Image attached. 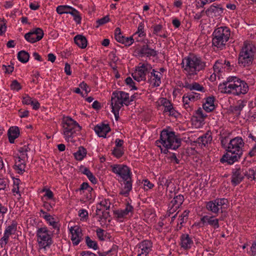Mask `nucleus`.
<instances>
[{"label": "nucleus", "mask_w": 256, "mask_h": 256, "mask_svg": "<svg viewBox=\"0 0 256 256\" xmlns=\"http://www.w3.org/2000/svg\"><path fill=\"white\" fill-rule=\"evenodd\" d=\"M218 90L222 93L234 96L244 94L248 90V84L236 76H230L218 86Z\"/></svg>", "instance_id": "f257e3e1"}, {"label": "nucleus", "mask_w": 256, "mask_h": 256, "mask_svg": "<svg viewBox=\"0 0 256 256\" xmlns=\"http://www.w3.org/2000/svg\"><path fill=\"white\" fill-rule=\"evenodd\" d=\"M181 65L184 72L189 78L197 75L200 71H204L208 66L206 62L194 54H190L184 58Z\"/></svg>", "instance_id": "f03ea898"}, {"label": "nucleus", "mask_w": 256, "mask_h": 256, "mask_svg": "<svg viewBox=\"0 0 256 256\" xmlns=\"http://www.w3.org/2000/svg\"><path fill=\"white\" fill-rule=\"evenodd\" d=\"M244 142L241 137H236L232 139L228 142L226 149V153L220 158V162H228L230 164L240 159L242 154V148L244 146Z\"/></svg>", "instance_id": "7ed1b4c3"}, {"label": "nucleus", "mask_w": 256, "mask_h": 256, "mask_svg": "<svg viewBox=\"0 0 256 256\" xmlns=\"http://www.w3.org/2000/svg\"><path fill=\"white\" fill-rule=\"evenodd\" d=\"M132 100H130L129 94L123 91L116 90L112 94L111 97L112 112L114 113L116 120L119 118V112L124 104L128 106Z\"/></svg>", "instance_id": "20e7f679"}, {"label": "nucleus", "mask_w": 256, "mask_h": 256, "mask_svg": "<svg viewBox=\"0 0 256 256\" xmlns=\"http://www.w3.org/2000/svg\"><path fill=\"white\" fill-rule=\"evenodd\" d=\"M256 52L254 46L252 43L245 42L238 56V62L240 66L246 67L251 65Z\"/></svg>", "instance_id": "39448f33"}, {"label": "nucleus", "mask_w": 256, "mask_h": 256, "mask_svg": "<svg viewBox=\"0 0 256 256\" xmlns=\"http://www.w3.org/2000/svg\"><path fill=\"white\" fill-rule=\"evenodd\" d=\"M160 142L165 148L176 150L181 145V139L178 138L174 132L163 130L160 134L159 140L156 144Z\"/></svg>", "instance_id": "423d86ee"}, {"label": "nucleus", "mask_w": 256, "mask_h": 256, "mask_svg": "<svg viewBox=\"0 0 256 256\" xmlns=\"http://www.w3.org/2000/svg\"><path fill=\"white\" fill-rule=\"evenodd\" d=\"M230 35V31L228 27L221 26L216 28L212 33V46L222 50L229 40Z\"/></svg>", "instance_id": "0eeeda50"}, {"label": "nucleus", "mask_w": 256, "mask_h": 256, "mask_svg": "<svg viewBox=\"0 0 256 256\" xmlns=\"http://www.w3.org/2000/svg\"><path fill=\"white\" fill-rule=\"evenodd\" d=\"M82 127L78 124L69 116L62 119V132L66 140H69L75 134L80 132Z\"/></svg>", "instance_id": "6e6552de"}, {"label": "nucleus", "mask_w": 256, "mask_h": 256, "mask_svg": "<svg viewBox=\"0 0 256 256\" xmlns=\"http://www.w3.org/2000/svg\"><path fill=\"white\" fill-rule=\"evenodd\" d=\"M37 242L40 249L50 248L53 241L50 231L46 227L38 228L36 231Z\"/></svg>", "instance_id": "1a4fd4ad"}, {"label": "nucleus", "mask_w": 256, "mask_h": 256, "mask_svg": "<svg viewBox=\"0 0 256 256\" xmlns=\"http://www.w3.org/2000/svg\"><path fill=\"white\" fill-rule=\"evenodd\" d=\"M228 200L226 198H218L206 202V208L214 214H217L221 210L222 212L224 209L226 208Z\"/></svg>", "instance_id": "9d476101"}, {"label": "nucleus", "mask_w": 256, "mask_h": 256, "mask_svg": "<svg viewBox=\"0 0 256 256\" xmlns=\"http://www.w3.org/2000/svg\"><path fill=\"white\" fill-rule=\"evenodd\" d=\"M152 70V66L148 63L142 64L138 67L136 70L132 74L134 79L138 82L146 80V74L148 75Z\"/></svg>", "instance_id": "9b49d317"}, {"label": "nucleus", "mask_w": 256, "mask_h": 256, "mask_svg": "<svg viewBox=\"0 0 256 256\" xmlns=\"http://www.w3.org/2000/svg\"><path fill=\"white\" fill-rule=\"evenodd\" d=\"M112 172L118 174L122 180H127L130 178L132 173L130 168L124 164H114L111 166Z\"/></svg>", "instance_id": "f8f14e48"}, {"label": "nucleus", "mask_w": 256, "mask_h": 256, "mask_svg": "<svg viewBox=\"0 0 256 256\" xmlns=\"http://www.w3.org/2000/svg\"><path fill=\"white\" fill-rule=\"evenodd\" d=\"M134 208L129 202H126V208L124 210L120 209L114 212V216L122 222V220L127 218L130 214L132 216L134 214Z\"/></svg>", "instance_id": "ddd939ff"}, {"label": "nucleus", "mask_w": 256, "mask_h": 256, "mask_svg": "<svg viewBox=\"0 0 256 256\" xmlns=\"http://www.w3.org/2000/svg\"><path fill=\"white\" fill-rule=\"evenodd\" d=\"M44 32L40 28H36L25 34L24 38L28 42L34 43L40 40L44 36Z\"/></svg>", "instance_id": "4468645a"}, {"label": "nucleus", "mask_w": 256, "mask_h": 256, "mask_svg": "<svg viewBox=\"0 0 256 256\" xmlns=\"http://www.w3.org/2000/svg\"><path fill=\"white\" fill-rule=\"evenodd\" d=\"M151 70L152 72H150L148 76V82L154 88L158 87L161 84V78L162 74L154 69L152 68Z\"/></svg>", "instance_id": "2eb2a0df"}, {"label": "nucleus", "mask_w": 256, "mask_h": 256, "mask_svg": "<svg viewBox=\"0 0 256 256\" xmlns=\"http://www.w3.org/2000/svg\"><path fill=\"white\" fill-rule=\"evenodd\" d=\"M135 52L138 56L140 57H154L158 54L156 50L150 48L146 44H144L140 48H137Z\"/></svg>", "instance_id": "dca6fc26"}, {"label": "nucleus", "mask_w": 256, "mask_h": 256, "mask_svg": "<svg viewBox=\"0 0 256 256\" xmlns=\"http://www.w3.org/2000/svg\"><path fill=\"white\" fill-rule=\"evenodd\" d=\"M244 172L240 168H236L232 170L231 182L234 186L240 184L244 178Z\"/></svg>", "instance_id": "f3484780"}, {"label": "nucleus", "mask_w": 256, "mask_h": 256, "mask_svg": "<svg viewBox=\"0 0 256 256\" xmlns=\"http://www.w3.org/2000/svg\"><path fill=\"white\" fill-rule=\"evenodd\" d=\"M70 232L72 234L71 240L74 246L78 245L82 240V230L78 226L71 227Z\"/></svg>", "instance_id": "a211bd4d"}, {"label": "nucleus", "mask_w": 256, "mask_h": 256, "mask_svg": "<svg viewBox=\"0 0 256 256\" xmlns=\"http://www.w3.org/2000/svg\"><path fill=\"white\" fill-rule=\"evenodd\" d=\"M223 12L224 8L221 5L215 4L211 5L205 12L207 16L212 18L220 16Z\"/></svg>", "instance_id": "6ab92c4d"}, {"label": "nucleus", "mask_w": 256, "mask_h": 256, "mask_svg": "<svg viewBox=\"0 0 256 256\" xmlns=\"http://www.w3.org/2000/svg\"><path fill=\"white\" fill-rule=\"evenodd\" d=\"M152 242L150 240H144L138 245V253L142 256H146L152 250Z\"/></svg>", "instance_id": "aec40b11"}, {"label": "nucleus", "mask_w": 256, "mask_h": 256, "mask_svg": "<svg viewBox=\"0 0 256 256\" xmlns=\"http://www.w3.org/2000/svg\"><path fill=\"white\" fill-rule=\"evenodd\" d=\"M17 230V223L16 222L13 221L12 224L8 226L5 231L3 237L1 238V245L2 247V242H4V244H6L9 239V237L10 235L14 234Z\"/></svg>", "instance_id": "412c9836"}, {"label": "nucleus", "mask_w": 256, "mask_h": 256, "mask_svg": "<svg viewBox=\"0 0 256 256\" xmlns=\"http://www.w3.org/2000/svg\"><path fill=\"white\" fill-rule=\"evenodd\" d=\"M200 222L204 226L210 225L214 229L219 228V220L215 218L214 216L208 215L204 216L200 218Z\"/></svg>", "instance_id": "4be33fe9"}, {"label": "nucleus", "mask_w": 256, "mask_h": 256, "mask_svg": "<svg viewBox=\"0 0 256 256\" xmlns=\"http://www.w3.org/2000/svg\"><path fill=\"white\" fill-rule=\"evenodd\" d=\"M94 130L100 137L106 138V134L110 131L108 124H100L96 126Z\"/></svg>", "instance_id": "5701e85b"}, {"label": "nucleus", "mask_w": 256, "mask_h": 256, "mask_svg": "<svg viewBox=\"0 0 256 256\" xmlns=\"http://www.w3.org/2000/svg\"><path fill=\"white\" fill-rule=\"evenodd\" d=\"M180 240L181 248L186 250L190 249L194 244L192 238L188 234H182Z\"/></svg>", "instance_id": "b1692460"}, {"label": "nucleus", "mask_w": 256, "mask_h": 256, "mask_svg": "<svg viewBox=\"0 0 256 256\" xmlns=\"http://www.w3.org/2000/svg\"><path fill=\"white\" fill-rule=\"evenodd\" d=\"M23 158L18 156L15 160V163L13 166L14 169L19 174H22L25 172L26 164Z\"/></svg>", "instance_id": "393cba45"}, {"label": "nucleus", "mask_w": 256, "mask_h": 256, "mask_svg": "<svg viewBox=\"0 0 256 256\" xmlns=\"http://www.w3.org/2000/svg\"><path fill=\"white\" fill-rule=\"evenodd\" d=\"M8 136L9 142L11 144L14 142V140L18 137L20 135V130L17 126L10 127L8 130Z\"/></svg>", "instance_id": "a878e982"}, {"label": "nucleus", "mask_w": 256, "mask_h": 256, "mask_svg": "<svg viewBox=\"0 0 256 256\" xmlns=\"http://www.w3.org/2000/svg\"><path fill=\"white\" fill-rule=\"evenodd\" d=\"M124 181V186L120 190V194L124 196H128L129 195L130 191L132 189V178Z\"/></svg>", "instance_id": "bb28decb"}, {"label": "nucleus", "mask_w": 256, "mask_h": 256, "mask_svg": "<svg viewBox=\"0 0 256 256\" xmlns=\"http://www.w3.org/2000/svg\"><path fill=\"white\" fill-rule=\"evenodd\" d=\"M75 44L81 48H84L87 46L88 41L86 38L82 35L78 34L74 38Z\"/></svg>", "instance_id": "cd10ccee"}, {"label": "nucleus", "mask_w": 256, "mask_h": 256, "mask_svg": "<svg viewBox=\"0 0 256 256\" xmlns=\"http://www.w3.org/2000/svg\"><path fill=\"white\" fill-rule=\"evenodd\" d=\"M212 140V136L210 134L206 133L198 138L196 142L199 144V146L201 145V146H206L208 144L210 143Z\"/></svg>", "instance_id": "c85d7f7f"}, {"label": "nucleus", "mask_w": 256, "mask_h": 256, "mask_svg": "<svg viewBox=\"0 0 256 256\" xmlns=\"http://www.w3.org/2000/svg\"><path fill=\"white\" fill-rule=\"evenodd\" d=\"M214 97L209 96L206 98V102L203 104V108L207 112H210L213 110L215 106L214 105Z\"/></svg>", "instance_id": "c756f323"}, {"label": "nucleus", "mask_w": 256, "mask_h": 256, "mask_svg": "<svg viewBox=\"0 0 256 256\" xmlns=\"http://www.w3.org/2000/svg\"><path fill=\"white\" fill-rule=\"evenodd\" d=\"M206 116V115H204L203 114L202 109L200 108H199L194 112V113L192 116V120L198 122H201L204 121Z\"/></svg>", "instance_id": "7c9ffc66"}, {"label": "nucleus", "mask_w": 256, "mask_h": 256, "mask_svg": "<svg viewBox=\"0 0 256 256\" xmlns=\"http://www.w3.org/2000/svg\"><path fill=\"white\" fill-rule=\"evenodd\" d=\"M184 201V197L182 194H178L174 196L170 202V206H174L175 208H179Z\"/></svg>", "instance_id": "2f4dec72"}, {"label": "nucleus", "mask_w": 256, "mask_h": 256, "mask_svg": "<svg viewBox=\"0 0 256 256\" xmlns=\"http://www.w3.org/2000/svg\"><path fill=\"white\" fill-rule=\"evenodd\" d=\"M43 217L54 228L57 229L58 230H59L60 224L58 222L54 220V218L52 216L46 214Z\"/></svg>", "instance_id": "473e14b6"}, {"label": "nucleus", "mask_w": 256, "mask_h": 256, "mask_svg": "<svg viewBox=\"0 0 256 256\" xmlns=\"http://www.w3.org/2000/svg\"><path fill=\"white\" fill-rule=\"evenodd\" d=\"M246 105V102L242 100L238 101L236 105L234 106L232 108V111L236 114L239 115L240 111L242 110L244 107Z\"/></svg>", "instance_id": "72a5a7b5"}, {"label": "nucleus", "mask_w": 256, "mask_h": 256, "mask_svg": "<svg viewBox=\"0 0 256 256\" xmlns=\"http://www.w3.org/2000/svg\"><path fill=\"white\" fill-rule=\"evenodd\" d=\"M82 172L86 175L89 180L92 184H96L97 182V180L96 177L93 175L92 173L90 170L87 168H81Z\"/></svg>", "instance_id": "f704fd0d"}, {"label": "nucleus", "mask_w": 256, "mask_h": 256, "mask_svg": "<svg viewBox=\"0 0 256 256\" xmlns=\"http://www.w3.org/2000/svg\"><path fill=\"white\" fill-rule=\"evenodd\" d=\"M30 58L29 54L24 50H21L18 54V58L22 63H26Z\"/></svg>", "instance_id": "c9c22d12"}, {"label": "nucleus", "mask_w": 256, "mask_h": 256, "mask_svg": "<svg viewBox=\"0 0 256 256\" xmlns=\"http://www.w3.org/2000/svg\"><path fill=\"white\" fill-rule=\"evenodd\" d=\"M244 172V176H246L248 179H250L251 180L256 179V166L249 168Z\"/></svg>", "instance_id": "e433bc0d"}, {"label": "nucleus", "mask_w": 256, "mask_h": 256, "mask_svg": "<svg viewBox=\"0 0 256 256\" xmlns=\"http://www.w3.org/2000/svg\"><path fill=\"white\" fill-rule=\"evenodd\" d=\"M86 154V150L83 146H80L77 152L74 154L75 158L78 160H82Z\"/></svg>", "instance_id": "4c0bfd02"}, {"label": "nucleus", "mask_w": 256, "mask_h": 256, "mask_svg": "<svg viewBox=\"0 0 256 256\" xmlns=\"http://www.w3.org/2000/svg\"><path fill=\"white\" fill-rule=\"evenodd\" d=\"M72 7L66 6H59L56 8V12L60 14H70Z\"/></svg>", "instance_id": "58836bf2"}, {"label": "nucleus", "mask_w": 256, "mask_h": 256, "mask_svg": "<svg viewBox=\"0 0 256 256\" xmlns=\"http://www.w3.org/2000/svg\"><path fill=\"white\" fill-rule=\"evenodd\" d=\"M118 246L116 245H113L112 248L108 251L99 252L98 254L100 256H110L116 254Z\"/></svg>", "instance_id": "ea45409f"}, {"label": "nucleus", "mask_w": 256, "mask_h": 256, "mask_svg": "<svg viewBox=\"0 0 256 256\" xmlns=\"http://www.w3.org/2000/svg\"><path fill=\"white\" fill-rule=\"evenodd\" d=\"M86 242L88 248H92L95 250L98 248L97 242L92 240L88 236L86 237Z\"/></svg>", "instance_id": "a19ab883"}, {"label": "nucleus", "mask_w": 256, "mask_h": 256, "mask_svg": "<svg viewBox=\"0 0 256 256\" xmlns=\"http://www.w3.org/2000/svg\"><path fill=\"white\" fill-rule=\"evenodd\" d=\"M70 14H72L74 16V20L78 24L80 23L82 18L80 15L79 12L76 9L72 8Z\"/></svg>", "instance_id": "79ce46f5"}, {"label": "nucleus", "mask_w": 256, "mask_h": 256, "mask_svg": "<svg viewBox=\"0 0 256 256\" xmlns=\"http://www.w3.org/2000/svg\"><path fill=\"white\" fill-rule=\"evenodd\" d=\"M112 154L117 158H120L124 154V148H114Z\"/></svg>", "instance_id": "37998d69"}, {"label": "nucleus", "mask_w": 256, "mask_h": 256, "mask_svg": "<svg viewBox=\"0 0 256 256\" xmlns=\"http://www.w3.org/2000/svg\"><path fill=\"white\" fill-rule=\"evenodd\" d=\"M192 90L200 91L202 92H204L205 91L204 88L203 86L196 82L192 84L190 90Z\"/></svg>", "instance_id": "c03bdc74"}, {"label": "nucleus", "mask_w": 256, "mask_h": 256, "mask_svg": "<svg viewBox=\"0 0 256 256\" xmlns=\"http://www.w3.org/2000/svg\"><path fill=\"white\" fill-rule=\"evenodd\" d=\"M223 68V62L222 60H218L214 65L213 68L214 72H220L222 68Z\"/></svg>", "instance_id": "a18cd8bd"}, {"label": "nucleus", "mask_w": 256, "mask_h": 256, "mask_svg": "<svg viewBox=\"0 0 256 256\" xmlns=\"http://www.w3.org/2000/svg\"><path fill=\"white\" fill-rule=\"evenodd\" d=\"M30 150L28 145H25L24 146L20 148L18 152L22 153L21 157L24 158L25 156H28L27 152Z\"/></svg>", "instance_id": "49530a36"}, {"label": "nucleus", "mask_w": 256, "mask_h": 256, "mask_svg": "<svg viewBox=\"0 0 256 256\" xmlns=\"http://www.w3.org/2000/svg\"><path fill=\"white\" fill-rule=\"evenodd\" d=\"M99 205L100 207H104L106 210H108L110 208V202L108 199H104L100 202Z\"/></svg>", "instance_id": "de8ad7c7"}, {"label": "nucleus", "mask_w": 256, "mask_h": 256, "mask_svg": "<svg viewBox=\"0 0 256 256\" xmlns=\"http://www.w3.org/2000/svg\"><path fill=\"white\" fill-rule=\"evenodd\" d=\"M126 83L129 86L132 90H137V88L135 86V83L130 77H128L125 80Z\"/></svg>", "instance_id": "09e8293b"}, {"label": "nucleus", "mask_w": 256, "mask_h": 256, "mask_svg": "<svg viewBox=\"0 0 256 256\" xmlns=\"http://www.w3.org/2000/svg\"><path fill=\"white\" fill-rule=\"evenodd\" d=\"M96 235L98 239L100 240H104L106 236L104 235V230L102 228H98L96 230Z\"/></svg>", "instance_id": "8fccbe9b"}, {"label": "nucleus", "mask_w": 256, "mask_h": 256, "mask_svg": "<svg viewBox=\"0 0 256 256\" xmlns=\"http://www.w3.org/2000/svg\"><path fill=\"white\" fill-rule=\"evenodd\" d=\"M186 96H188V98L190 100L193 102L195 100L200 98V94L198 93L192 92V93L187 94Z\"/></svg>", "instance_id": "3c124183"}, {"label": "nucleus", "mask_w": 256, "mask_h": 256, "mask_svg": "<svg viewBox=\"0 0 256 256\" xmlns=\"http://www.w3.org/2000/svg\"><path fill=\"white\" fill-rule=\"evenodd\" d=\"M110 21V18L108 16H106L102 18L98 19L96 20V23L98 24V27L99 26L103 25Z\"/></svg>", "instance_id": "603ef678"}, {"label": "nucleus", "mask_w": 256, "mask_h": 256, "mask_svg": "<svg viewBox=\"0 0 256 256\" xmlns=\"http://www.w3.org/2000/svg\"><path fill=\"white\" fill-rule=\"evenodd\" d=\"M134 40L132 36L130 37H124V42L122 44H124L126 46H130L133 44Z\"/></svg>", "instance_id": "864d4df0"}, {"label": "nucleus", "mask_w": 256, "mask_h": 256, "mask_svg": "<svg viewBox=\"0 0 256 256\" xmlns=\"http://www.w3.org/2000/svg\"><path fill=\"white\" fill-rule=\"evenodd\" d=\"M10 87L12 90H19L22 88L20 84L16 80H14L12 82Z\"/></svg>", "instance_id": "5fc2aeb1"}, {"label": "nucleus", "mask_w": 256, "mask_h": 256, "mask_svg": "<svg viewBox=\"0 0 256 256\" xmlns=\"http://www.w3.org/2000/svg\"><path fill=\"white\" fill-rule=\"evenodd\" d=\"M2 70H4V72L6 74H11L14 70V66H12L10 65H8V66L2 65Z\"/></svg>", "instance_id": "6e6d98bb"}, {"label": "nucleus", "mask_w": 256, "mask_h": 256, "mask_svg": "<svg viewBox=\"0 0 256 256\" xmlns=\"http://www.w3.org/2000/svg\"><path fill=\"white\" fill-rule=\"evenodd\" d=\"M42 192H46V194L44 196H46L48 199L52 200V199L54 198V194H53L51 190H50V189L44 188L42 190Z\"/></svg>", "instance_id": "4d7b16f0"}, {"label": "nucleus", "mask_w": 256, "mask_h": 256, "mask_svg": "<svg viewBox=\"0 0 256 256\" xmlns=\"http://www.w3.org/2000/svg\"><path fill=\"white\" fill-rule=\"evenodd\" d=\"M6 22L4 20L0 19V35H2L6 30Z\"/></svg>", "instance_id": "13d9d810"}, {"label": "nucleus", "mask_w": 256, "mask_h": 256, "mask_svg": "<svg viewBox=\"0 0 256 256\" xmlns=\"http://www.w3.org/2000/svg\"><path fill=\"white\" fill-rule=\"evenodd\" d=\"M144 188L148 190L152 188L154 185L151 183L148 180H144Z\"/></svg>", "instance_id": "bf43d9fd"}, {"label": "nucleus", "mask_w": 256, "mask_h": 256, "mask_svg": "<svg viewBox=\"0 0 256 256\" xmlns=\"http://www.w3.org/2000/svg\"><path fill=\"white\" fill-rule=\"evenodd\" d=\"M32 98L28 95H26L23 98L22 104H30L32 102Z\"/></svg>", "instance_id": "052dcab7"}, {"label": "nucleus", "mask_w": 256, "mask_h": 256, "mask_svg": "<svg viewBox=\"0 0 256 256\" xmlns=\"http://www.w3.org/2000/svg\"><path fill=\"white\" fill-rule=\"evenodd\" d=\"M88 190V191H90L92 190V188H90L88 183L87 182H83L80 186V190Z\"/></svg>", "instance_id": "680f3d73"}, {"label": "nucleus", "mask_w": 256, "mask_h": 256, "mask_svg": "<svg viewBox=\"0 0 256 256\" xmlns=\"http://www.w3.org/2000/svg\"><path fill=\"white\" fill-rule=\"evenodd\" d=\"M162 26L161 24H156L153 26L154 32L153 33L155 34H158L162 30Z\"/></svg>", "instance_id": "e2e57ef3"}, {"label": "nucleus", "mask_w": 256, "mask_h": 256, "mask_svg": "<svg viewBox=\"0 0 256 256\" xmlns=\"http://www.w3.org/2000/svg\"><path fill=\"white\" fill-rule=\"evenodd\" d=\"M78 216L84 218L88 216V212L86 210L82 209L78 212Z\"/></svg>", "instance_id": "0e129e2a"}, {"label": "nucleus", "mask_w": 256, "mask_h": 256, "mask_svg": "<svg viewBox=\"0 0 256 256\" xmlns=\"http://www.w3.org/2000/svg\"><path fill=\"white\" fill-rule=\"evenodd\" d=\"M169 116L177 118L180 116V114L176 110L173 108L169 112Z\"/></svg>", "instance_id": "69168bd1"}, {"label": "nucleus", "mask_w": 256, "mask_h": 256, "mask_svg": "<svg viewBox=\"0 0 256 256\" xmlns=\"http://www.w3.org/2000/svg\"><path fill=\"white\" fill-rule=\"evenodd\" d=\"M32 106V108L35 110H38L40 107V104L37 100H32L30 104Z\"/></svg>", "instance_id": "338daca9"}, {"label": "nucleus", "mask_w": 256, "mask_h": 256, "mask_svg": "<svg viewBox=\"0 0 256 256\" xmlns=\"http://www.w3.org/2000/svg\"><path fill=\"white\" fill-rule=\"evenodd\" d=\"M251 256H256V241L254 242L250 248Z\"/></svg>", "instance_id": "774afa93"}]
</instances>
